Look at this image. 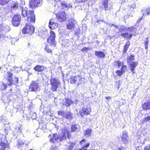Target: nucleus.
Instances as JSON below:
<instances>
[{
	"label": "nucleus",
	"mask_w": 150,
	"mask_h": 150,
	"mask_svg": "<svg viewBox=\"0 0 150 150\" xmlns=\"http://www.w3.org/2000/svg\"><path fill=\"white\" fill-rule=\"evenodd\" d=\"M21 17L19 15H15L13 18L12 23L13 25L15 26H18L20 23V22L21 20Z\"/></svg>",
	"instance_id": "6e6552de"
},
{
	"label": "nucleus",
	"mask_w": 150,
	"mask_h": 150,
	"mask_svg": "<svg viewBox=\"0 0 150 150\" xmlns=\"http://www.w3.org/2000/svg\"><path fill=\"white\" fill-rule=\"evenodd\" d=\"M86 140L85 139H83L80 142V144L83 146L82 147H84V148H87L90 145L89 143L86 144Z\"/></svg>",
	"instance_id": "cd10ccee"
},
{
	"label": "nucleus",
	"mask_w": 150,
	"mask_h": 150,
	"mask_svg": "<svg viewBox=\"0 0 150 150\" xmlns=\"http://www.w3.org/2000/svg\"><path fill=\"white\" fill-rule=\"evenodd\" d=\"M142 108L144 109L147 110L150 109V103L148 102L145 103L142 105Z\"/></svg>",
	"instance_id": "7c9ffc66"
},
{
	"label": "nucleus",
	"mask_w": 150,
	"mask_h": 150,
	"mask_svg": "<svg viewBox=\"0 0 150 150\" xmlns=\"http://www.w3.org/2000/svg\"><path fill=\"white\" fill-rule=\"evenodd\" d=\"M117 66L119 68L121 66L122 67L123 65V63L120 61H117Z\"/></svg>",
	"instance_id": "49530a36"
},
{
	"label": "nucleus",
	"mask_w": 150,
	"mask_h": 150,
	"mask_svg": "<svg viewBox=\"0 0 150 150\" xmlns=\"http://www.w3.org/2000/svg\"><path fill=\"white\" fill-rule=\"evenodd\" d=\"M50 81L51 86V90L53 91H56L57 89L60 86V82L57 79L53 78H51L50 80Z\"/></svg>",
	"instance_id": "7ed1b4c3"
},
{
	"label": "nucleus",
	"mask_w": 150,
	"mask_h": 150,
	"mask_svg": "<svg viewBox=\"0 0 150 150\" xmlns=\"http://www.w3.org/2000/svg\"><path fill=\"white\" fill-rule=\"evenodd\" d=\"M8 36H6L3 33H0V40H4L6 38H8Z\"/></svg>",
	"instance_id": "e433bc0d"
},
{
	"label": "nucleus",
	"mask_w": 150,
	"mask_h": 150,
	"mask_svg": "<svg viewBox=\"0 0 150 150\" xmlns=\"http://www.w3.org/2000/svg\"><path fill=\"white\" fill-rule=\"evenodd\" d=\"M20 8L21 10L22 15L23 17H27V20L29 23H27L24 28L22 30V32L23 34L28 33L31 35L34 32L35 27L30 24V23H33L35 20V16L34 13V11H28L26 7H21Z\"/></svg>",
	"instance_id": "f257e3e1"
},
{
	"label": "nucleus",
	"mask_w": 150,
	"mask_h": 150,
	"mask_svg": "<svg viewBox=\"0 0 150 150\" xmlns=\"http://www.w3.org/2000/svg\"><path fill=\"white\" fill-rule=\"evenodd\" d=\"M34 69L36 71L42 72L44 71L45 67L43 66L37 65L34 67Z\"/></svg>",
	"instance_id": "5701e85b"
},
{
	"label": "nucleus",
	"mask_w": 150,
	"mask_h": 150,
	"mask_svg": "<svg viewBox=\"0 0 150 150\" xmlns=\"http://www.w3.org/2000/svg\"><path fill=\"white\" fill-rule=\"evenodd\" d=\"M15 83H18V78H15Z\"/></svg>",
	"instance_id": "6e6d98bb"
},
{
	"label": "nucleus",
	"mask_w": 150,
	"mask_h": 150,
	"mask_svg": "<svg viewBox=\"0 0 150 150\" xmlns=\"http://www.w3.org/2000/svg\"><path fill=\"white\" fill-rule=\"evenodd\" d=\"M91 111V110L90 108L84 107L79 110V113L81 117H83L85 115H87L89 114Z\"/></svg>",
	"instance_id": "9b49d317"
},
{
	"label": "nucleus",
	"mask_w": 150,
	"mask_h": 150,
	"mask_svg": "<svg viewBox=\"0 0 150 150\" xmlns=\"http://www.w3.org/2000/svg\"><path fill=\"white\" fill-rule=\"evenodd\" d=\"M51 150H58L57 147V146H52L50 148Z\"/></svg>",
	"instance_id": "3c124183"
},
{
	"label": "nucleus",
	"mask_w": 150,
	"mask_h": 150,
	"mask_svg": "<svg viewBox=\"0 0 150 150\" xmlns=\"http://www.w3.org/2000/svg\"><path fill=\"white\" fill-rule=\"evenodd\" d=\"M138 64V63L136 62H132L130 63L129 64L130 70L133 73H135L134 70L135 68Z\"/></svg>",
	"instance_id": "aec40b11"
},
{
	"label": "nucleus",
	"mask_w": 150,
	"mask_h": 150,
	"mask_svg": "<svg viewBox=\"0 0 150 150\" xmlns=\"http://www.w3.org/2000/svg\"><path fill=\"white\" fill-rule=\"evenodd\" d=\"M130 43L129 41H127L126 42V44L124 46V47H127L128 48L129 47L130 45Z\"/></svg>",
	"instance_id": "603ef678"
},
{
	"label": "nucleus",
	"mask_w": 150,
	"mask_h": 150,
	"mask_svg": "<svg viewBox=\"0 0 150 150\" xmlns=\"http://www.w3.org/2000/svg\"><path fill=\"white\" fill-rule=\"evenodd\" d=\"M3 10H5V9H4V8H2L1 9H0V11H2Z\"/></svg>",
	"instance_id": "0e129e2a"
},
{
	"label": "nucleus",
	"mask_w": 150,
	"mask_h": 150,
	"mask_svg": "<svg viewBox=\"0 0 150 150\" xmlns=\"http://www.w3.org/2000/svg\"><path fill=\"white\" fill-rule=\"evenodd\" d=\"M141 19L139 18V19L137 21V23H139L140 21H141Z\"/></svg>",
	"instance_id": "680f3d73"
},
{
	"label": "nucleus",
	"mask_w": 150,
	"mask_h": 150,
	"mask_svg": "<svg viewBox=\"0 0 150 150\" xmlns=\"http://www.w3.org/2000/svg\"><path fill=\"white\" fill-rule=\"evenodd\" d=\"M106 98L107 99V100H110V99H111V97H106Z\"/></svg>",
	"instance_id": "13d9d810"
},
{
	"label": "nucleus",
	"mask_w": 150,
	"mask_h": 150,
	"mask_svg": "<svg viewBox=\"0 0 150 150\" xmlns=\"http://www.w3.org/2000/svg\"><path fill=\"white\" fill-rule=\"evenodd\" d=\"M57 113L59 115L70 120H71L73 118V114L70 112L66 110L59 111Z\"/></svg>",
	"instance_id": "39448f33"
},
{
	"label": "nucleus",
	"mask_w": 150,
	"mask_h": 150,
	"mask_svg": "<svg viewBox=\"0 0 150 150\" xmlns=\"http://www.w3.org/2000/svg\"><path fill=\"white\" fill-rule=\"evenodd\" d=\"M121 35L125 38L130 39L132 37V34H129L128 33H121Z\"/></svg>",
	"instance_id": "393cba45"
},
{
	"label": "nucleus",
	"mask_w": 150,
	"mask_h": 150,
	"mask_svg": "<svg viewBox=\"0 0 150 150\" xmlns=\"http://www.w3.org/2000/svg\"><path fill=\"white\" fill-rule=\"evenodd\" d=\"M127 27L125 28V26H122L119 29V31L122 33L125 32V31L127 30Z\"/></svg>",
	"instance_id": "37998d69"
},
{
	"label": "nucleus",
	"mask_w": 150,
	"mask_h": 150,
	"mask_svg": "<svg viewBox=\"0 0 150 150\" xmlns=\"http://www.w3.org/2000/svg\"><path fill=\"white\" fill-rule=\"evenodd\" d=\"M75 144L73 143H68L67 145L66 150H73V148L75 145Z\"/></svg>",
	"instance_id": "c85d7f7f"
},
{
	"label": "nucleus",
	"mask_w": 150,
	"mask_h": 150,
	"mask_svg": "<svg viewBox=\"0 0 150 150\" xmlns=\"http://www.w3.org/2000/svg\"><path fill=\"white\" fill-rule=\"evenodd\" d=\"M58 25L57 23L56 22L55 20L53 19H50L49 23V27L51 29H54L57 28Z\"/></svg>",
	"instance_id": "ddd939ff"
},
{
	"label": "nucleus",
	"mask_w": 150,
	"mask_h": 150,
	"mask_svg": "<svg viewBox=\"0 0 150 150\" xmlns=\"http://www.w3.org/2000/svg\"><path fill=\"white\" fill-rule=\"evenodd\" d=\"M91 133V129H88L85 131L84 133V134L85 136H87L88 137L90 135Z\"/></svg>",
	"instance_id": "c9c22d12"
},
{
	"label": "nucleus",
	"mask_w": 150,
	"mask_h": 150,
	"mask_svg": "<svg viewBox=\"0 0 150 150\" xmlns=\"http://www.w3.org/2000/svg\"><path fill=\"white\" fill-rule=\"evenodd\" d=\"M10 101V100H8V101H6V102H4V103H8Z\"/></svg>",
	"instance_id": "e2e57ef3"
},
{
	"label": "nucleus",
	"mask_w": 150,
	"mask_h": 150,
	"mask_svg": "<svg viewBox=\"0 0 150 150\" xmlns=\"http://www.w3.org/2000/svg\"><path fill=\"white\" fill-rule=\"evenodd\" d=\"M134 59V55H131L130 56H129L127 57V60L128 62H130V60L133 61Z\"/></svg>",
	"instance_id": "ea45409f"
},
{
	"label": "nucleus",
	"mask_w": 150,
	"mask_h": 150,
	"mask_svg": "<svg viewBox=\"0 0 150 150\" xmlns=\"http://www.w3.org/2000/svg\"><path fill=\"white\" fill-rule=\"evenodd\" d=\"M128 7L131 10L132 9L133 10L136 7L135 3L133 2L131 4L129 5Z\"/></svg>",
	"instance_id": "f704fd0d"
},
{
	"label": "nucleus",
	"mask_w": 150,
	"mask_h": 150,
	"mask_svg": "<svg viewBox=\"0 0 150 150\" xmlns=\"http://www.w3.org/2000/svg\"><path fill=\"white\" fill-rule=\"evenodd\" d=\"M55 33L53 31L51 30L50 32V36L47 38V42L51 44L52 45H54L55 43Z\"/></svg>",
	"instance_id": "1a4fd4ad"
},
{
	"label": "nucleus",
	"mask_w": 150,
	"mask_h": 150,
	"mask_svg": "<svg viewBox=\"0 0 150 150\" xmlns=\"http://www.w3.org/2000/svg\"><path fill=\"white\" fill-rule=\"evenodd\" d=\"M128 49V48L124 47V49L123 50V52L124 53H125L127 52Z\"/></svg>",
	"instance_id": "5fc2aeb1"
},
{
	"label": "nucleus",
	"mask_w": 150,
	"mask_h": 150,
	"mask_svg": "<svg viewBox=\"0 0 150 150\" xmlns=\"http://www.w3.org/2000/svg\"><path fill=\"white\" fill-rule=\"evenodd\" d=\"M149 40L148 38H145V42L144 43V45L145 46V49L147 50L148 49V43Z\"/></svg>",
	"instance_id": "58836bf2"
},
{
	"label": "nucleus",
	"mask_w": 150,
	"mask_h": 150,
	"mask_svg": "<svg viewBox=\"0 0 150 150\" xmlns=\"http://www.w3.org/2000/svg\"><path fill=\"white\" fill-rule=\"evenodd\" d=\"M4 137V136L3 135L2 137L0 138V140L1 142H0V148L1 150H5L6 148L8 147V144L7 143V141L6 140H4L2 141V138Z\"/></svg>",
	"instance_id": "9d476101"
},
{
	"label": "nucleus",
	"mask_w": 150,
	"mask_h": 150,
	"mask_svg": "<svg viewBox=\"0 0 150 150\" xmlns=\"http://www.w3.org/2000/svg\"><path fill=\"white\" fill-rule=\"evenodd\" d=\"M6 109L8 112L12 113L13 110L15 109V108L12 106L8 105L6 108Z\"/></svg>",
	"instance_id": "2f4dec72"
},
{
	"label": "nucleus",
	"mask_w": 150,
	"mask_h": 150,
	"mask_svg": "<svg viewBox=\"0 0 150 150\" xmlns=\"http://www.w3.org/2000/svg\"><path fill=\"white\" fill-rule=\"evenodd\" d=\"M119 150H125V149L122 147H121V148H119Z\"/></svg>",
	"instance_id": "4d7b16f0"
},
{
	"label": "nucleus",
	"mask_w": 150,
	"mask_h": 150,
	"mask_svg": "<svg viewBox=\"0 0 150 150\" xmlns=\"http://www.w3.org/2000/svg\"><path fill=\"white\" fill-rule=\"evenodd\" d=\"M9 0H0V4L4 5L7 4Z\"/></svg>",
	"instance_id": "4c0bfd02"
},
{
	"label": "nucleus",
	"mask_w": 150,
	"mask_h": 150,
	"mask_svg": "<svg viewBox=\"0 0 150 150\" xmlns=\"http://www.w3.org/2000/svg\"><path fill=\"white\" fill-rule=\"evenodd\" d=\"M57 18L59 22H63L66 20V17L65 13L64 11L59 12L56 15Z\"/></svg>",
	"instance_id": "f8f14e48"
},
{
	"label": "nucleus",
	"mask_w": 150,
	"mask_h": 150,
	"mask_svg": "<svg viewBox=\"0 0 150 150\" xmlns=\"http://www.w3.org/2000/svg\"><path fill=\"white\" fill-rule=\"evenodd\" d=\"M45 49L46 51L48 53H50L52 52V50L50 49L48 47L46 46L45 47Z\"/></svg>",
	"instance_id": "8fccbe9b"
},
{
	"label": "nucleus",
	"mask_w": 150,
	"mask_h": 150,
	"mask_svg": "<svg viewBox=\"0 0 150 150\" xmlns=\"http://www.w3.org/2000/svg\"><path fill=\"white\" fill-rule=\"evenodd\" d=\"M95 55L98 57L104 58L105 57V54L104 52L101 51H95Z\"/></svg>",
	"instance_id": "b1692460"
},
{
	"label": "nucleus",
	"mask_w": 150,
	"mask_h": 150,
	"mask_svg": "<svg viewBox=\"0 0 150 150\" xmlns=\"http://www.w3.org/2000/svg\"><path fill=\"white\" fill-rule=\"evenodd\" d=\"M127 134V132L124 131L122 132V134L121 137L122 139L125 144L127 143L128 141V137Z\"/></svg>",
	"instance_id": "f3484780"
},
{
	"label": "nucleus",
	"mask_w": 150,
	"mask_h": 150,
	"mask_svg": "<svg viewBox=\"0 0 150 150\" xmlns=\"http://www.w3.org/2000/svg\"><path fill=\"white\" fill-rule=\"evenodd\" d=\"M136 150H140L139 149H137Z\"/></svg>",
	"instance_id": "774afa93"
},
{
	"label": "nucleus",
	"mask_w": 150,
	"mask_h": 150,
	"mask_svg": "<svg viewBox=\"0 0 150 150\" xmlns=\"http://www.w3.org/2000/svg\"><path fill=\"white\" fill-rule=\"evenodd\" d=\"M116 73L118 75L121 76L122 75L123 73L121 71L117 70L116 71Z\"/></svg>",
	"instance_id": "a18cd8bd"
},
{
	"label": "nucleus",
	"mask_w": 150,
	"mask_h": 150,
	"mask_svg": "<svg viewBox=\"0 0 150 150\" xmlns=\"http://www.w3.org/2000/svg\"><path fill=\"white\" fill-rule=\"evenodd\" d=\"M77 24V22L74 19L71 18L66 23V26L68 29L73 30Z\"/></svg>",
	"instance_id": "423d86ee"
},
{
	"label": "nucleus",
	"mask_w": 150,
	"mask_h": 150,
	"mask_svg": "<svg viewBox=\"0 0 150 150\" xmlns=\"http://www.w3.org/2000/svg\"><path fill=\"white\" fill-rule=\"evenodd\" d=\"M75 34L76 35H79L80 33V30L79 28H78L76 29L74 31Z\"/></svg>",
	"instance_id": "79ce46f5"
},
{
	"label": "nucleus",
	"mask_w": 150,
	"mask_h": 150,
	"mask_svg": "<svg viewBox=\"0 0 150 150\" xmlns=\"http://www.w3.org/2000/svg\"><path fill=\"white\" fill-rule=\"evenodd\" d=\"M125 1V0H120V2L121 3H122Z\"/></svg>",
	"instance_id": "052dcab7"
},
{
	"label": "nucleus",
	"mask_w": 150,
	"mask_h": 150,
	"mask_svg": "<svg viewBox=\"0 0 150 150\" xmlns=\"http://www.w3.org/2000/svg\"><path fill=\"white\" fill-rule=\"evenodd\" d=\"M61 5L63 8H70L71 6V5L69 4H67L65 2L62 3Z\"/></svg>",
	"instance_id": "72a5a7b5"
},
{
	"label": "nucleus",
	"mask_w": 150,
	"mask_h": 150,
	"mask_svg": "<svg viewBox=\"0 0 150 150\" xmlns=\"http://www.w3.org/2000/svg\"><path fill=\"white\" fill-rule=\"evenodd\" d=\"M127 69V66L125 65H123L122 67L121 68V70L122 72L123 73H124L126 70Z\"/></svg>",
	"instance_id": "c03bdc74"
},
{
	"label": "nucleus",
	"mask_w": 150,
	"mask_h": 150,
	"mask_svg": "<svg viewBox=\"0 0 150 150\" xmlns=\"http://www.w3.org/2000/svg\"><path fill=\"white\" fill-rule=\"evenodd\" d=\"M7 82H5V83H4L3 82H2L1 83V84L0 85V88L1 90H4L6 88V85H7Z\"/></svg>",
	"instance_id": "473e14b6"
},
{
	"label": "nucleus",
	"mask_w": 150,
	"mask_h": 150,
	"mask_svg": "<svg viewBox=\"0 0 150 150\" xmlns=\"http://www.w3.org/2000/svg\"><path fill=\"white\" fill-rule=\"evenodd\" d=\"M29 6L32 8L40 6L42 4V0H30Z\"/></svg>",
	"instance_id": "0eeeda50"
},
{
	"label": "nucleus",
	"mask_w": 150,
	"mask_h": 150,
	"mask_svg": "<svg viewBox=\"0 0 150 150\" xmlns=\"http://www.w3.org/2000/svg\"><path fill=\"white\" fill-rule=\"evenodd\" d=\"M142 11L143 16H148L150 15V7L144 9Z\"/></svg>",
	"instance_id": "bb28decb"
},
{
	"label": "nucleus",
	"mask_w": 150,
	"mask_h": 150,
	"mask_svg": "<svg viewBox=\"0 0 150 150\" xmlns=\"http://www.w3.org/2000/svg\"><path fill=\"white\" fill-rule=\"evenodd\" d=\"M23 4H25V1H23Z\"/></svg>",
	"instance_id": "69168bd1"
},
{
	"label": "nucleus",
	"mask_w": 150,
	"mask_h": 150,
	"mask_svg": "<svg viewBox=\"0 0 150 150\" xmlns=\"http://www.w3.org/2000/svg\"><path fill=\"white\" fill-rule=\"evenodd\" d=\"M25 141L23 140H19L18 141V143L17 144L16 146L18 148H21V147L23 146L24 144H25L26 145H27V144L25 143Z\"/></svg>",
	"instance_id": "a878e982"
},
{
	"label": "nucleus",
	"mask_w": 150,
	"mask_h": 150,
	"mask_svg": "<svg viewBox=\"0 0 150 150\" xmlns=\"http://www.w3.org/2000/svg\"><path fill=\"white\" fill-rule=\"evenodd\" d=\"M79 101L77 100H75V101H74V103L75 104H77L79 102Z\"/></svg>",
	"instance_id": "bf43d9fd"
},
{
	"label": "nucleus",
	"mask_w": 150,
	"mask_h": 150,
	"mask_svg": "<svg viewBox=\"0 0 150 150\" xmlns=\"http://www.w3.org/2000/svg\"><path fill=\"white\" fill-rule=\"evenodd\" d=\"M71 132H79L80 131V127L79 125L75 124L72 125L71 127Z\"/></svg>",
	"instance_id": "4be33fe9"
},
{
	"label": "nucleus",
	"mask_w": 150,
	"mask_h": 150,
	"mask_svg": "<svg viewBox=\"0 0 150 150\" xmlns=\"http://www.w3.org/2000/svg\"><path fill=\"white\" fill-rule=\"evenodd\" d=\"M29 90L31 91L36 92L40 90L39 83L38 81H32L31 83L29 88Z\"/></svg>",
	"instance_id": "20e7f679"
},
{
	"label": "nucleus",
	"mask_w": 150,
	"mask_h": 150,
	"mask_svg": "<svg viewBox=\"0 0 150 150\" xmlns=\"http://www.w3.org/2000/svg\"><path fill=\"white\" fill-rule=\"evenodd\" d=\"M11 12L15 11L19 7L18 3L17 2H13L11 4Z\"/></svg>",
	"instance_id": "a211bd4d"
},
{
	"label": "nucleus",
	"mask_w": 150,
	"mask_h": 150,
	"mask_svg": "<svg viewBox=\"0 0 150 150\" xmlns=\"http://www.w3.org/2000/svg\"><path fill=\"white\" fill-rule=\"evenodd\" d=\"M10 30V28L9 26L5 24H0V31L5 33L9 31Z\"/></svg>",
	"instance_id": "4468645a"
},
{
	"label": "nucleus",
	"mask_w": 150,
	"mask_h": 150,
	"mask_svg": "<svg viewBox=\"0 0 150 150\" xmlns=\"http://www.w3.org/2000/svg\"><path fill=\"white\" fill-rule=\"evenodd\" d=\"M73 103V101L71 100L67 99L65 100L64 105L68 107L72 104Z\"/></svg>",
	"instance_id": "c756f323"
},
{
	"label": "nucleus",
	"mask_w": 150,
	"mask_h": 150,
	"mask_svg": "<svg viewBox=\"0 0 150 150\" xmlns=\"http://www.w3.org/2000/svg\"><path fill=\"white\" fill-rule=\"evenodd\" d=\"M6 75L7 76V78L6 79V81H7V84L8 86L11 85L12 81L13 74L11 72H8L7 73Z\"/></svg>",
	"instance_id": "dca6fc26"
},
{
	"label": "nucleus",
	"mask_w": 150,
	"mask_h": 150,
	"mask_svg": "<svg viewBox=\"0 0 150 150\" xmlns=\"http://www.w3.org/2000/svg\"><path fill=\"white\" fill-rule=\"evenodd\" d=\"M89 50V48L87 47H85L81 49L82 52L87 51Z\"/></svg>",
	"instance_id": "09e8293b"
},
{
	"label": "nucleus",
	"mask_w": 150,
	"mask_h": 150,
	"mask_svg": "<svg viewBox=\"0 0 150 150\" xmlns=\"http://www.w3.org/2000/svg\"><path fill=\"white\" fill-rule=\"evenodd\" d=\"M71 42L67 40H64L62 43V47H68L71 44Z\"/></svg>",
	"instance_id": "412c9836"
},
{
	"label": "nucleus",
	"mask_w": 150,
	"mask_h": 150,
	"mask_svg": "<svg viewBox=\"0 0 150 150\" xmlns=\"http://www.w3.org/2000/svg\"><path fill=\"white\" fill-rule=\"evenodd\" d=\"M127 30H128L130 33H132V32L134 30V28L132 27H127Z\"/></svg>",
	"instance_id": "a19ab883"
},
{
	"label": "nucleus",
	"mask_w": 150,
	"mask_h": 150,
	"mask_svg": "<svg viewBox=\"0 0 150 150\" xmlns=\"http://www.w3.org/2000/svg\"><path fill=\"white\" fill-rule=\"evenodd\" d=\"M144 150H150V145L148 144L144 148Z\"/></svg>",
	"instance_id": "de8ad7c7"
},
{
	"label": "nucleus",
	"mask_w": 150,
	"mask_h": 150,
	"mask_svg": "<svg viewBox=\"0 0 150 150\" xmlns=\"http://www.w3.org/2000/svg\"><path fill=\"white\" fill-rule=\"evenodd\" d=\"M81 79L82 78L79 76L71 77L70 79V82L72 84L75 83L78 81H80Z\"/></svg>",
	"instance_id": "6ab92c4d"
},
{
	"label": "nucleus",
	"mask_w": 150,
	"mask_h": 150,
	"mask_svg": "<svg viewBox=\"0 0 150 150\" xmlns=\"http://www.w3.org/2000/svg\"><path fill=\"white\" fill-rule=\"evenodd\" d=\"M66 139L65 134L63 133L62 134H59L58 135L57 134H53L52 137L50 139V141L54 143H58V145H60V143L62 141Z\"/></svg>",
	"instance_id": "f03ea898"
},
{
	"label": "nucleus",
	"mask_w": 150,
	"mask_h": 150,
	"mask_svg": "<svg viewBox=\"0 0 150 150\" xmlns=\"http://www.w3.org/2000/svg\"><path fill=\"white\" fill-rule=\"evenodd\" d=\"M150 120V115L146 117L145 118L144 121V122L145 121L147 122V121H148Z\"/></svg>",
	"instance_id": "864d4df0"
},
{
	"label": "nucleus",
	"mask_w": 150,
	"mask_h": 150,
	"mask_svg": "<svg viewBox=\"0 0 150 150\" xmlns=\"http://www.w3.org/2000/svg\"><path fill=\"white\" fill-rule=\"evenodd\" d=\"M103 4L105 8V10H110L112 5L111 4L110 2H109L108 0H103Z\"/></svg>",
	"instance_id": "2eb2a0df"
},
{
	"label": "nucleus",
	"mask_w": 150,
	"mask_h": 150,
	"mask_svg": "<svg viewBox=\"0 0 150 150\" xmlns=\"http://www.w3.org/2000/svg\"><path fill=\"white\" fill-rule=\"evenodd\" d=\"M2 15V14L1 13H0V16H1Z\"/></svg>",
	"instance_id": "338daca9"
}]
</instances>
